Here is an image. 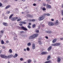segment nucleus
<instances>
[{
    "label": "nucleus",
    "mask_w": 63,
    "mask_h": 63,
    "mask_svg": "<svg viewBox=\"0 0 63 63\" xmlns=\"http://www.w3.org/2000/svg\"><path fill=\"white\" fill-rule=\"evenodd\" d=\"M13 16H14V14H13L9 16V19H11V20L12 21H15L16 19L15 18L12 17Z\"/></svg>",
    "instance_id": "nucleus-3"
},
{
    "label": "nucleus",
    "mask_w": 63,
    "mask_h": 63,
    "mask_svg": "<svg viewBox=\"0 0 63 63\" xmlns=\"http://www.w3.org/2000/svg\"><path fill=\"white\" fill-rule=\"evenodd\" d=\"M47 62L48 63H50V62H51V61L50 60H49V61H47Z\"/></svg>",
    "instance_id": "nucleus-39"
},
{
    "label": "nucleus",
    "mask_w": 63,
    "mask_h": 63,
    "mask_svg": "<svg viewBox=\"0 0 63 63\" xmlns=\"http://www.w3.org/2000/svg\"><path fill=\"white\" fill-rule=\"evenodd\" d=\"M28 28H31V27H30V26H29V25H28Z\"/></svg>",
    "instance_id": "nucleus-35"
},
{
    "label": "nucleus",
    "mask_w": 63,
    "mask_h": 63,
    "mask_svg": "<svg viewBox=\"0 0 63 63\" xmlns=\"http://www.w3.org/2000/svg\"><path fill=\"white\" fill-rule=\"evenodd\" d=\"M39 36V34L38 33H35L34 34L32 35L31 36L29 37V39L30 40H31V39H33L36 37H37Z\"/></svg>",
    "instance_id": "nucleus-2"
},
{
    "label": "nucleus",
    "mask_w": 63,
    "mask_h": 63,
    "mask_svg": "<svg viewBox=\"0 0 63 63\" xmlns=\"http://www.w3.org/2000/svg\"><path fill=\"white\" fill-rule=\"evenodd\" d=\"M19 23H22V24H26V22H24L20 21L19 22Z\"/></svg>",
    "instance_id": "nucleus-17"
},
{
    "label": "nucleus",
    "mask_w": 63,
    "mask_h": 63,
    "mask_svg": "<svg viewBox=\"0 0 63 63\" xmlns=\"http://www.w3.org/2000/svg\"><path fill=\"white\" fill-rule=\"evenodd\" d=\"M23 13H24V12H22V14H23Z\"/></svg>",
    "instance_id": "nucleus-63"
},
{
    "label": "nucleus",
    "mask_w": 63,
    "mask_h": 63,
    "mask_svg": "<svg viewBox=\"0 0 63 63\" xmlns=\"http://www.w3.org/2000/svg\"><path fill=\"white\" fill-rule=\"evenodd\" d=\"M20 20H21V19H17V21H20Z\"/></svg>",
    "instance_id": "nucleus-36"
},
{
    "label": "nucleus",
    "mask_w": 63,
    "mask_h": 63,
    "mask_svg": "<svg viewBox=\"0 0 63 63\" xmlns=\"http://www.w3.org/2000/svg\"><path fill=\"white\" fill-rule=\"evenodd\" d=\"M27 51H29L30 50V49H29V47H28L27 48Z\"/></svg>",
    "instance_id": "nucleus-29"
},
{
    "label": "nucleus",
    "mask_w": 63,
    "mask_h": 63,
    "mask_svg": "<svg viewBox=\"0 0 63 63\" xmlns=\"http://www.w3.org/2000/svg\"><path fill=\"white\" fill-rule=\"evenodd\" d=\"M19 25L20 26H22V25L21 24H19Z\"/></svg>",
    "instance_id": "nucleus-51"
},
{
    "label": "nucleus",
    "mask_w": 63,
    "mask_h": 63,
    "mask_svg": "<svg viewBox=\"0 0 63 63\" xmlns=\"http://www.w3.org/2000/svg\"><path fill=\"white\" fill-rule=\"evenodd\" d=\"M45 38H46V39H48V37H47V36H46V37H45Z\"/></svg>",
    "instance_id": "nucleus-52"
},
{
    "label": "nucleus",
    "mask_w": 63,
    "mask_h": 63,
    "mask_svg": "<svg viewBox=\"0 0 63 63\" xmlns=\"http://www.w3.org/2000/svg\"><path fill=\"white\" fill-rule=\"evenodd\" d=\"M11 7V5H8L6 6V7H5V9H8L9 8H10Z\"/></svg>",
    "instance_id": "nucleus-13"
},
{
    "label": "nucleus",
    "mask_w": 63,
    "mask_h": 63,
    "mask_svg": "<svg viewBox=\"0 0 63 63\" xmlns=\"http://www.w3.org/2000/svg\"><path fill=\"white\" fill-rule=\"evenodd\" d=\"M2 6V4L1 3H0V7H1V6Z\"/></svg>",
    "instance_id": "nucleus-45"
},
{
    "label": "nucleus",
    "mask_w": 63,
    "mask_h": 63,
    "mask_svg": "<svg viewBox=\"0 0 63 63\" xmlns=\"http://www.w3.org/2000/svg\"><path fill=\"white\" fill-rule=\"evenodd\" d=\"M40 29V26H39L37 29H36V30H39Z\"/></svg>",
    "instance_id": "nucleus-33"
},
{
    "label": "nucleus",
    "mask_w": 63,
    "mask_h": 63,
    "mask_svg": "<svg viewBox=\"0 0 63 63\" xmlns=\"http://www.w3.org/2000/svg\"><path fill=\"white\" fill-rule=\"evenodd\" d=\"M27 61H28V63H31V60L29 59Z\"/></svg>",
    "instance_id": "nucleus-21"
},
{
    "label": "nucleus",
    "mask_w": 63,
    "mask_h": 63,
    "mask_svg": "<svg viewBox=\"0 0 63 63\" xmlns=\"http://www.w3.org/2000/svg\"><path fill=\"white\" fill-rule=\"evenodd\" d=\"M6 43H9V41H6Z\"/></svg>",
    "instance_id": "nucleus-54"
},
{
    "label": "nucleus",
    "mask_w": 63,
    "mask_h": 63,
    "mask_svg": "<svg viewBox=\"0 0 63 63\" xmlns=\"http://www.w3.org/2000/svg\"><path fill=\"white\" fill-rule=\"evenodd\" d=\"M50 57V56L49 55L48 56V57L47 58V61H48V60H49Z\"/></svg>",
    "instance_id": "nucleus-20"
},
{
    "label": "nucleus",
    "mask_w": 63,
    "mask_h": 63,
    "mask_svg": "<svg viewBox=\"0 0 63 63\" xmlns=\"http://www.w3.org/2000/svg\"><path fill=\"white\" fill-rule=\"evenodd\" d=\"M7 13L8 14H10V11H8Z\"/></svg>",
    "instance_id": "nucleus-44"
},
{
    "label": "nucleus",
    "mask_w": 63,
    "mask_h": 63,
    "mask_svg": "<svg viewBox=\"0 0 63 63\" xmlns=\"http://www.w3.org/2000/svg\"><path fill=\"white\" fill-rule=\"evenodd\" d=\"M29 25H31V23H29Z\"/></svg>",
    "instance_id": "nucleus-46"
},
{
    "label": "nucleus",
    "mask_w": 63,
    "mask_h": 63,
    "mask_svg": "<svg viewBox=\"0 0 63 63\" xmlns=\"http://www.w3.org/2000/svg\"><path fill=\"white\" fill-rule=\"evenodd\" d=\"M60 40H63V38H61L60 39Z\"/></svg>",
    "instance_id": "nucleus-53"
},
{
    "label": "nucleus",
    "mask_w": 63,
    "mask_h": 63,
    "mask_svg": "<svg viewBox=\"0 0 63 63\" xmlns=\"http://www.w3.org/2000/svg\"><path fill=\"white\" fill-rule=\"evenodd\" d=\"M0 32H1V33H4V31H1Z\"/></svg>",
    "instance_id": "nucleus-37"
},
{
    "label": "nucleus",
    "mask_w": 63,
    "mask_h": 63,
    "mask_svg": "<svg viewBox=\"0 0 63 63\" xmlns=\"http://www.w3.org/2000/svg\"><path fill=\"white\" fill-rule=\"evenodd\" d=\"M27 16L28 17H32V16L30 14L27 15Z\"/></svg>",
    "instance_id": "nucleus-22"
},
{
    "label": "nucleus",
    "mask_w": 63,
    "mask_h": 63,
    "mask_svg": "<svg viewBox=\"0 0 63 63\" xmlns=\"http://www.w3.org/2000/svg\"><path fill=\"white\" fill-rule=\"evenodd\" d=\"M24 51H26V49H24Z\"/></svg>",
    "instance_id": "nucleus-55"
},
{
    "label": "nucleus",
    "mask_w": 63,
    "mask_h": 63,
    "mask_svg": "<svg viewBox=\"0 0 63 63\" xmlns=\"http://www.w3.org/2000/svg\"><path fill=\"white\" fill-rule=\"evenodd\" d=\"M44 16H50V14L48 13H45L44 14Z\"/></svg>",
    "instance_id": "nucleus-16"
},
{
    "label": "nucleus",
    "mask_w": 63,
    "mask_h": 63,
    "mask_svg": "<svg viewBox=\"0 0 63 63\" xmlns=\"http://www.w3.org/2000/svg\"><path fill=\"white\" fill-rule=\"evenodd\" d=\"M1 44H4V42L3 40H2L1 41Z\"/></svg>",
    "instance_id": "nucleus-27"
},
{
    "label": "nucleus",
    "mask_w": 63,
    "mask_h": 63,
    "mask_svg": "<svg viewBox=\"0 0 63 63\" xmlns=\"http://www.w3.org/2000/svg\"><path fill=\"white\" fill-rule=\"evenodd\" d=\"M60 45V43H56V46H58Z\"/></svg>",
    "instance_id": "nucleus-18"
},
{
    "label": "nucleus",
    "mask_w": 63,
    "mask_h": 63,
    "mask_svg": "<svg viewBox=\"0 0 63 63\" xmlns=\"http://www.w3.org/2000/svg\"><path fill=\"white\" fill-rule=\"evenodd\" d=\"M18 56V55L17 54H15V55H14L13 56V58H16V57Z\"/></svg>",
    "instance_id": "nucleus-19"
},
{
    "label": "nucleus",
    "mask_w": 63,
    "mask_h": 63,
    "mask_svg": "<svg viewBox=\"0 0 63 63\" xmlns=\"http://www.w3.org/2000/svg\"><path fill=\"white\" fill-rule=\"evenodd\" d=\"M22 1H23V2H24V1H25V0H22Z\"/></svg>",
    "instance_id": "nucleus-59"
},
{
    "label": "nucleus",
    "mask_w": 63,
    "mask_h": 63,
    "mask_svg": "<svg viewBox=\"0 0 63 63\" xmlns=\"http://www.w3.org/2000/svg\"><path fill=\"white\" fill-rule=\"evenodd\" d=\"M28 46H30L31 45V43H29L27 44Z\"/></svg>",
    "instance_id": "nucleus-28"
},
{
    "label": "nucleus",
    "mask_w": 63,
    "mask_h": 63,
    "mask_svg": "<svg viewBox=\"0 0 63 63\" xmlns=\"http://www.w3.org/2000/svg\"><path fill=\"white\" fill-rule=\"evenodd\" d=\"M14 40H16V38L14 37Z\"/></svg>",
    "instance_id": "nucleus-60"
},
{
    "label": "nucleus",
    "mask_w": 63,
    "mask_h": 63,
    "mask_svg": "<svg viewBox=\"0 0 63 63\" xmlns=\"http://www.w3.org/2000/svg\"><path fill=\"white\" fill-rule=\"evenodd\" d=\"M52 48V46H50L47 49V50L48 51H50Z\"/></svg>",
    "instance_id": "nucleus-12"
},
{
    "label": "nucleus",
    "mask_w": 63,
    "mask_h": 63,
    "mask_svg": "<svg viewBox=\"0 0 63 63\" xmlns=\"http://www.w3.org/2000/svg\"><path fill=\"white\" fill-rule=\"evenodd\" d=\"M42 10L43 11H45V10H46V9L45 8H42Z\"/></svg>",
    "instance_id": "nucleus-32"
},
{
    "label": "nucleus",
    "mask_w": 63,
    "mask_h": 63,
    "mask_svg": "<svg viewBox=\"0 0 63 63\" xmlns=\"http://www.w3.org/2000/svg\"><path fill=\"white\" fill-rule=\"evenodd\" d=\"M28 20H29L30 21H30H32V19H29Z\"/></svg>",
    "instance_id": "nucleus-48"
},
{
    "label": "nucleus",
    "mask_w": 63,
    "mask_h": 63,
    "mask_svg": "<svg viewBox=\"0 0 63 63\" xmlns=\"http://www.w3.org/2000/svg\"><path fill=\"white\" fill-rule=\"evenodd\" d=\"M2 37V35H0V39Z\"/></svg>",
    "instance_id": "nucleus-56"
},
{
    "label": "nucleus",
    "mask_w": 63,
    "mask_h": 63,
    "mask_svg": "<svg viewBox=\"0 0 63 63\" xmlns=\"http://www.w3.org/2000/svg\"><path fill=\"white\" fill-rule=\"evenodd\" d=\"M35 32L36 33H39V30H36Z\"/></svg>",
    "instance_id": "nucleus-26"
},
{
    "label": "nucleus",
    "mask_w": 63,
    "mask_h": 63,
    "mask_svg": "<svg viewBox=\"0 0 63 63\" xmlns=\"http://www.w3.org/2000/svg\"><path fill=\"white\" fill-rule=\"evenodd\" d=\"M15 19H18V17H16L15 18Z\"/></svg>",
    "instance_id": "nucleus-50"
},
{
    "label": "nucleus",
    "mask_w": 63,
    "mask_h": 63,
    "mask_svg": "<svg viewBox=\"0 0 63 63\" xmlns=\"http://www.w3.org/2000/svg\"><path fill=\"white\" fill-rule=\"evenodd\" d=\"M20 33H24V31H22L20 32Z\"/></svg>",
    "instance_id": "nucleus-41"
},
{
    "label": "nucleus",
    "mask_w": 63,
    "mask_h": 63,
    "mask_svg": "<svg viewBox=\"0 0 63 63\" xmlns=\"http://www.w3.org/2000/svg\"><path fill=\"white\" fill-rule=\"evenodd\" d=\"M51 21H54V19H51Z\"/></svg>",
    "instance_id": "nucleus-49"
},
{
    "label": "nucleus",
    "mask_w": 63,
    "mask_h": 63,
    "mask_svg": "<svg viewBox=\"0 0 63 63\" xmlns=\"http://www.w3.org/2000/svg\"><path fill=\"white\" fill-rule=\"evenodd\" d=\"M46 33H48V34H51V33H52V32L51 31H46Z\"/></svg>",
    "instance_id": "nucleus-11"
},
{
    "label": "nucleus",
    "mask_w": 63,
    "mask_h": 63,
    "mask_svg": "<svg viewBox=\"0 0 63 63\" xmlns=\"http://www.w3.org/2000/svg\"><path fill=\"white\" fill-rule=\"evenodd\" d=\"M0 56L2 58H10L12 57L13 56L12 55H9L7 56L4 54H1L0 55Z\"/></svg>",
    "instance_id": "nucleus-1"
},
{
    "label": "nucleus",
    "mask_w": 63,
    "mask_h": 63,
    "mask_svg": "<svg viewBox=\"0 0 63 63\" xmlns=\"http://www.w3.org/2000/svg\"><path fill=\"white\" fill-rule=\"evenodd\" d=\"M20 61H23V60L24 59H23V58H21L20 59Z\"/></svg>",
    "instance_id": "nucleus-31"
},
{
    "label": "nucleus",
    "mask_w": 63,
    "mask_h": 63,
    "mask_svg": "<svg viewBox=\"0 0 63 63\" xmlns=\"http://www.w3.org/2000/svg\"><path fill=\"white\" fill-rule=\"evenodd\" d=\"M44 63H47V61H46V62H44Z\"/></svg>",
    "instance_id": "nucleus-58"
},
{
    "label": "nucleus",
    "mask_w": 63,
    "mask_h": 63,
    "mask_svg": "<svg viewBox=\"0 0 63 63\" xmlns=\"http://www.w3.org/2000/svg\"><path fill=\"white\" fill-rule=\"evenodd\" d=\"M33 6H36V4L35 3H34L33 4Z\"/></svg>",
    "instance_id": "nucleus-40"
},
{
    "label": "nucleus",
    "mask_w": 63,
    "mask_h": 63,
    "mask_svg": "<svg viewBox=\"0 0 63 63\" xmlns=\"http://www.w3.org/2000/svg\"><path fill=\"white\" fill-rule=\"evenodd\" d=\"M55 24L56 25H58V20H56L55 23Z\"/></svg>",
    "instance_id": "nucleus-23"
},
{
    "label": "nucleus",
    "mask_w": 63,
    "mask_h": 63,
    "mask_svg": "<svg viewBox=\"0 0 63 63\" xmlns=\"http://www.w3.org/2000/svg\"><path fill=\"white\" fill-rule=\"evenodd\" d=\"M9 51L10 53H12V50L11 49H10L9 50Z\"/></svg>",
    "instance_id": "nucleus-24"
},
{
    "label": "nucleus",
    "mask_w": 63,
    "mask_h": 63,
    "mask_svg": "<svg viewBox=\"0 0 63 63\" xmlns=\"http://www.w3.org/2000/svg\"><path fill=\"white\" fill-rule=\"evenodd\" d=\"M19 28H21V29H23V30H24V31H27V29L26 28L22 26L21 27H19Z\"/></svg>",
    "instance_id": "nucleus-5"
},
{
    "label": "nucleus",
    "mask_w": 63,
    "mask_h": 63,
    "mask_svg": "<svg viewBox=\"0 0 63 63\" xmlns=\"http://www.w3.org/2000/svg\"><path fill=\"white\" fill-rule=\"evenodd\" d=\"M62 8H63V4H62Z\"/></svg>",
    "instance_id": "nucleus-62"
},
{
    "label": "nucleus",
    "mask_w": 63,
    "mask_h": 63,
    "mask_svg": "<svg viewBox=\"0 0 63 63\" xmlns=\"http://www.w3.org/2000/svg\"><path fill=\"white\" fill-rule=\"evenodd\" d=\"M43 6H46V4L45 3H43Z\"/></svg>",
    "instance_id": "nucleus-42"
},
{
    "label": "nucleus",
    "mask_w": 63,
    "mask_h": 63,
    "mask_svg": "<svg viewBox=\"0 0 63 63\" xmlns=\"http://www.w3.org/2000/svg\"><path fill=\"white\" fill-rule=\"evenodd\" d=\"M46 7L47 9H51V6L50 5H48V4H47L46 5Z\"/></svg>",
    "instance_id": "nucleus-7"
},
{
    "label": "nucleus",
    "mask_w": 63,
    "mask_h": 63,
    "mask_svg": "<svg viewBox=\"0 0 63 63\" xmlns=\"http://www.w3.org/2000/svg\"><path fill=\"white\" fill-rule=\"evenodd\" d=\"M47 54V52H43L41 53V54L42 55H45Z\"/></svg>",
    "instance_id": "nucleus-9"
},
{
    "label": "nucleus",
    "mask_w": 63,
    "mask_h": 63,
    "mask_svg": "<svg viewBox=\"0 0 63 63\" xmlns=\"http://www.w3.org/2000/svg\"><path fill=\"white\" fill-rule=\"evenodd\" d=\"M35 21V20L34 19H32V21Z\"/></svg>",
    "instance_id": "nucleus-38"
},
{
    "label": "nucleus",
    "mask_w": 63,
    "mask_h": 63,
    "mask_svg": "<svg viewBox=\"0 0 63 63\" xmlns=\"http://www.w3.org/2000/svg\"><path fill=\"white\" fill-rule=\"evenodd\" d=\"M51 45L52 46H56V43H55L54 44H52Z\"/></svg>",
    "instance_id": "nucleus-30"
},
{
    "label": "nucleus",
    "mask_w": 63,
    "mask_h": 63,
    "mask_svg": "<svg viewBox=\"0 0 63 63\" xmlns=\"http://www.w3.org/2000/svg\"><path fill=\"white\" fill-rule=\"evenodd\" d=\"M48 24L49 26H53V23L52 22H49L48 23Z\"/></svg>",
    "instance_id": "nucleus-6"
},
{
    "label": "nucleus",
    "mask_w": 63,
    "mask_h": 63,
    "mask_svg": "<svg viewBox=\"0 0 63 63\" xmlns=\"http://www.w3.org/2000/svg\"><path fill=\"white\" fill-rule=\"evenodd\" d=\"M56 41H57V39H56V38L54 39L52 41L53 43H55V42H56Z\"/></svg>",
    "instance_id": "nucleus-10"
},
{
    "label": "nucleus",
    "mask_w": 63,
    "mask_h": 63,
    "mask_svg": "<svg viewBox=\"0 0 63 63\" xmlns=\"http://www.w3.org/2000/svg\"><path fill=\"white\" fill-rule=\"evenodd\" d=\"M3 24L4 25V26H8V24L7 23L4 22L3 23Z\"/></svg>",
    "instance_id": "nucleus-15"
},
{
    "label": "nucleus",
    "mask_w": 63,
    "mask_h": 63,
    "mask_svg": "<svg viewBox=\"0 0 63 63\" xmlns=\"http://www.w3.org/2000/svg\"><path fill=\"white\" fill-rule=\"evenodd\" d=\"M35 26H36V25L35 24H33L32 25V28H34L35 27Z\"/></svg>",
    "instance_id": "nucleus-25"
},
{
    "label": "nucleus",
    "mask_w": 63,
    "mask_h": 63,
    "mask_svg": "<svg viewBox=\"0 0 63 63\" xmlns=\"http://www.w3.org/2000/svg\"><path fill=\"white\" fill-rule=\"evenodd\" d=\"M50 1V0H46V1L47 2H49Z\"/></svg>",
    "instance_id": "nucleus-43"
},
{
    "label": "nucleus",
    "mask_w": 63,
    "mask_h": 63,
    "mask_svg": "<svg viewBox=\"0 0 63 63\" xmlns=\"http://www.w3.org/2000/svg\"><path fill=\"white\" fill-rule=\"evenodd\" d=\"M45 18V16H40L38 18V20L39 21H41L42 20Z\"/></svg>",
    "instance_id": "nucleus-4"
},
{
    "label": "nucleus",
    "mask_w": 63,
    "mask_h": 63,
    "mask_svg": "<svg viewBox=\"0 0 63 63\" xmlns=\"http://www.w3.org/2000/svg\"><path fill=\"white\" fill-rule=\"evenodd\" d=\"M42 26L43 27H45V25H42Z\"/></svg>",
    "instance_id": "nucleus-47"
},
{
    "label": "nucleus",
    "mask_w": 63,
    "mask_h": 63,
    "mask_svg": "<svg viewBox=\"0 0 63 63\" xmlns=\"http://www.w3.org/2000/svg\"><path fill=\"white\" fill-rule=\"evenodd\" d=\"M57 62L58 63H59L60 62V61H61V59L60 58V57H58V58L57 59Z\"/></svg>",
    "instance_id": "nucleus-8"
},
{
    "label": "nucleus",
    "mask_w": 63,
    "mask_h": 63,
    "mask_svg": "<svg viewBox=\"0 0 63 63\" xmlns=\"http://www.w3.org/2000/svg\"><path fill=\"white\" fill-rule=\"evenodd\" d=\"M14 34H13V35H16V34L15 33H14Z\"/></svg>",
    "instance_id": "nucleus-57"
},
{
    "label": "nucleus",
    "mask_w": 63,
    "mask_h": 63,
    "mask_svg": "<svg viewBox=\"0 0 63 63\" xmlns=\"http://www.w3.org/2000/svg\"><path fill=\"white\" fill-rule=\"evenodd\" d=\"M38 43L40 44V45H41V44H42V43H41V42L40 41H39Z\"/></svg>",
    "instance_id": "nucleus-34"
},
{
    "label": "nucleus",
    "mask_w": 63,
    "mask_h": 63,
    "mask_svg": "<svg viewBox=\"0 0 63 63\" xmlns=\"http://www.w3.org/2000/svg\"><path fill=\"white\" fill-rule=\"evenodd\" d=\"M62 20H63V18H62Z\"/></svg>",
    "instance_id": "nucleus-64"
},
{
    "label": "nucleus",
    "mask_w": 63,
    "mask_h": 63,
    "mask_svg": "<svg viewBox=\"0 0 63 63\" xmlns=\"http://www.w3.org/2000/svg\"><path fill=\"white\" fill-rule=\"evenodd\" d=\"M15 0L16 1H17V0Z\"/></svg>",
    "instance_id": "nucleus-61"
},
{
    "label": "nucleus",
    "mask_w": 63,
    "mask_h": 63,
    "mask_svg": "<svg viewBox=\"0 0 63 63\" xmlns=\"http://www.w3.org/2000/svg\"><path fill=\"white\" fill-rule=\"evenodd\" d=\"M32 49H35V44H32Z\"/></svg>",
    "instance_id": "nucleus-14"
}]
</instances>
